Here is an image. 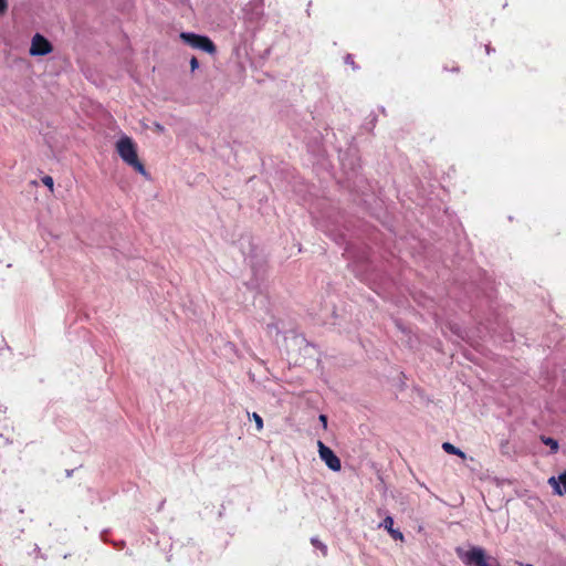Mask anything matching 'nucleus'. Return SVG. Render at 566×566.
<instances>
[{
  "label": "nucleus",
  "mask_w": 566,
  "mask_h": 566,
  "mask_svg": "<svg viewBox=\"0 0 566 566\" xmlns=\"http://www.w3.org/2000/svg\"><path fill=\"white\" fill-rule=\"evenodd\" d=\"M116 150L119 157L123 159V161H125L128 166L133 167L143 176H147L145 166L138 158L136 144L130 137H120L116 143Z\"/></svg>",
  "instance_id": "1"
},
{
  "label": "nucleus",
  "mask_w": 566,
  "mask_h": 566,
  "mask_svg": "<svg viewBox=\"0 0 566 566\" xmlns=\"http://www.w3.org/2000/svg\"><path fill=\"white\" fill-rule=\"evenodd\" d=\"M180 39L188 45L193 49H198L205 51L209 54H214L217 52V46L210 40V38L206 35H199L190 32L180 33Z\"/></svg>",
  "instance_id": "2"
},
{
  "label": "nucleus",
  "mask_w": 566,
  "mask_h": 566,
  "mask_svg": "<svg viewBox=\"0 0 566 566\" xmlns=\"http://www.w3.org/2000/svg\"><path fill=\"white\" fill-rule=\"evenodd\" d=\"M457 553L467 566H491L482 547L473 546L467 552L458 548Z\"/></svg>",
  "instance_id": "3"
},
{
  "label": "nucleus",
  "mask_w": 566,
  "mask_h": 566,
  "mask_svg": "<svg viewBox=\"0 0 566 566\" xmlns=\"http://www.w3.org/2000/svg\"><path fill=\"white\" fill-rule=\"evenodd\" d=\"M53 51V45L48 39L36 33L31 41L30 54L33 56L46 55Z\"/></svg>",
  "instance_id": "4"
},
{
  "label": "nucleus",
  "mask_w": 566,
  "mask_h": 566,
  "mask_svg": "<svg viewBox=\"0 0 566 566\" xmlns=\"http://www.w3.org/2000/svg\"><path fill=\"white\" fill-rule=\"evenodd\" d=\"M318 453L325 464L333 471H339L342 468L339 458L334 451L326 447L322 441H318Z\"/></svg>",
  "instance_id": "5"
},
{
  "label": "nucleus",
  "mask_w": 566,
  "mask_h": 566,
  "mask_svg": "<svg viewBox=\"0 0 566 566\" xmlns=\"http://www.w3.org/2000/svg\"><path fill=\"white\" fill-rule=\"evenodd\" d=\"M548 484L554 489L556 494H566V470L563 473H560L557 478H549Z\"/></svg>",
  "instance_id": "6"
},
{
  "label": "nucleus",
  "mask_w": 566,
  "mask_h": 566,
  "mask_svg": "<svg viewBox=\"0 0 566 566\" xmlns=\"http://www.w3.org/2000/svg\"><path fill=\"white\" fill-rule=\"evenodd\" d=\"M389 534L390 536L396 541H403V534L399 530L394 528V518L391 516H386L380 524Z\"/></svg>",
  "instance_id": "7"
},
{
  "label": "nucleus",
  "mask_w": 566,
  "mask_h": 566,
  "mask_svg": "<svg viewBox=\"0 0 566 566\" xmlns=\"http://www.w3.org/2000/svg\"><path fill=\"white\" fill-rule=\"evenodd\" d=\"M442 449L449 453V454H454V455H458L462 459L465 458V453L463 451H461L460 449H458L457 447H454L452 443L450 442H444L442 444Z\"/></svg>",
  "instance_id": "8"
},
{
  "label": "nucleus",
  "mask_w": 566,
  "mask_h": 566,
  "mask_svg": "<svg viewBox=\"0 0 566 566\" xmlns=\"http://www.w3.org/2000/svg\"><path fill=\"white\" fill-rule=\"evenodd\" d=\"M542 441L544 444L548 446L554 452L558 450V442L555 439L542 437Z\"/></svg>",
  "instance_id": "9"
},
{
  "label": "nucleus",
  "mask_w": 566,
  "mask_h": 566,
  "mask_svg": "<svg viewBox=\"0 0 566 566\" xmlns=\"http://www.w3.org/2000/svg\"><path fill=\"white\" fill-rule=\"evenodd\" d=\"M252 419L254 420L255 422V426H256V430L260 432L262 431L263 429V419L261 418V416L256 412H253L251 415Z\"/></svg>",
  "instance_id": "10"
},
{
  "label": "nucleus",
  "mask_w": 566,
  "mask_h": 566,
  "mask_svg": "<svg viewBox=\"0 0 566 566\" xmlns=\"http://www.w3.org/2000/svg\"><path fill=\"white\" fill-rule=\"evenodd\" d=\"M312 544L317 547L318 549L322 551L323 555L326 556L327 555V546L325 544H323L319 539L317 538H312Z\"/></svg>",
  "instance_id": "11"
},
{
  "label": "nucleus",
  "mask_w": 566,
  "mask_h": 566,
  "mask_svg": "<svg viewBox=\"0 0 566 566\" xmlns=\"http://www.w3.org/2000/svg\"><path fill=\"white\" fill-rule=\"evenodd\" d=\"M42 182L44 186H46L51 192H53L54 190V181H53V178L51 176H44L42 178Z\"/></svg>",
  "instance_id": "12"
},
{
  "label": "nucleus",
  "mask_w": 566,
  "mask_h": 566,
  "mask_svg": "<svg viewBox=\"0 0 566 566\" xmlns=\"http://www.w3.org/2000/svg\"><path fill=\"white\" fill-rule=\"evenodd\" d=\"M198 67H199V62H198V60H197V57H196V56H192V57L190 59V69H191V71L193 72V71H196Z\"/></svg>",
  "instance_id": "13"
},
{
  "label": "nucleus",
  "mask_w": 566,
  "mask_h": 566,
  "mask_svg": "<svg viewBox=\"0 0 566 566\" xmlns=\"http://www.w3.org/2000/svg\"><path fill=\"white\" fill-rule=\"evenodd\" d=\"M7 10H8L7 0H0V14L6 13Z\"/></svg>",
  "instance_id": "14"
},
{
  "label": "nucleus",
  "mask_w": 566,
  "mask_h": 566,
  "mask_svg": "<svg viewBox=\"0 0 566 566\" xmlns=\"http://www.w3.org/2000/svg\"><path fill=\"white\" fill-rule=\"evenodd\" d=\"M319 421L323 423V427H327V417L325 415L319 416Z\"/></svg>",
  "instance_id": "15"
},
{
  "label": "nucleus",
  "mask_w": 566,
  "mask_h": 566,
  "mask_svg": "<svg viewBox=\"0 0 566 566\" xmlns=\"http://www.w3.org/2000/svg\"><path fill=\"white\" fill-rule=\"evenodd\" d=\"M156 129H157L159 133H163V132L165 130V128H164L161 125H159V124H157V125H156Z\"/></svg>",
  "instance_id": "16"
},
{
  "label": "nucleus",
  "mask_w": 566,
  "mask_h": 566,
  "mask_svg": "<svg viewBox=\"0 0 566 566\" xmlns=\"http://www.w3.org/2000/svg\"><path fill=\"white\" fill-rule=\"evenodd\" d=\"M527 566H533V565H527Z\"/></svg>",
  "instance_id": "17"
}]
</instances>
